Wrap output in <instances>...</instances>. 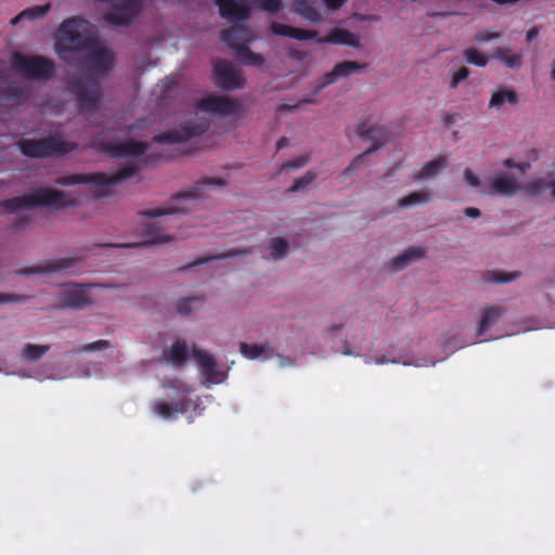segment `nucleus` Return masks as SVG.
Here are the masks:
<instances>
[{
  "label": "nucleus",
  "mask_w": 555,
  "mask_h": 555,
  "mask_svg": "<svg viewBox=\"0 0 555 555\" xmlns=\"http://www.w3.org/2000/svg\"><path fill=\"white\" fill-rule=\"evenodd\" d=\"M76 201L68 194L57 190L39 188L30 194L15 196L0 202V207L8 212L29 210L37 207H53L55 209L73 207Z\"/></svg>",
  "instance_id": "nucleus-1"
},
{
  "label": "nucleus",
  "mask_w": 555,
  "mask_h": 555,
  "mask_svg": "<svg viewBox=\"0 0 555 555\" xmlns=\"http://www.w3.org/2000/svg\"><path fill=\"white\" fill-rule=\"evenodd\" d=\"M87 22L78 16L64 20L57 30L54 50L59 55L82 52L95 46V39L86 34Z\"/></svg>",
  "instance_id": "nucleus-2"
},
{
  "label": "nucleus",
  "mask_w": 555,
  "mask_h": 555,
  "mask_svg": "<svg viewBox=\"0 0 555 555\" xmlns=\"http://www.w3.org/2000/svg\"><path fill=\"white\" fill-rule=\"evenodd\" d=\"M137 171L138 168L134 165H126L112 176L104 172L74 173L59 177L55 182L59 185L93 184L96 186V196H107L111 194V186L133 177Z\"/></svg>",
  "instance_id": "nucleus-3"
},
{
  "label": "nucleus",
  "mask_w": 555,
  "mask_h": 555,
  "mask_svg": "<svg viewBox=\"0 0 555 555\" xmlns=\"http://www.w3.org/2000/svg\"><path fill=\"white\" fill-rule=\"evenodd\" d=\"M21 153L30 158H49L53 156H62L73 152L76 144L61 140L56 135L38 140H21L17 142Z\"/></svg>",
  "instance_id": "nucleus-4"
},
{
  "label": "nucleus",
  "mask_w": 555,
  "mask_h": 555,
  "mask_svg": "<svg viewBox=\"0 0 555 555\" xmlns=\"http://www.w3.org/2000/svg\"><path fill=\"white\" fill-rule=\"evenodd\" d=\"M68 89L80 111L91 112L100 106L103 89L94 77H73L68 80Z\"/></svg>",
  "instance_id": "nucleus-5"
},
{
  "label": "nucleus",
  "mask_w": 555,
  "mask_h": 555,
  "mask_svg": "<svg viewBox=\"0 0 555 555\" xmlns=\"http://www.w3.org/2000/svg\"><path fill=\"white\" fill-rule=\"evenodd\" d=\"M356 133L359 138L364 140H371L372 144L369 149H366L361 155L357 156L349 166L344 170L345 176H350L352 172L360 167L362 164H364L365 158L367 155L374 153L378 149H380L383 145L386 144V142L389 139V132L388 130L379 125H369V122L365 119H362L358 122Z\"/></svg>",
  "instance_id": "nucleus-6"
},
{
  "label": "nucleus",
  "mask_w": 555,
  "mask_h": 555,
  "mask_svg": "<svg viewBox=\"0 0 555 555\" xmlns=\"http://www.w3.org/2000/svg\"><path fill=\"white\" fill-rule=\"evenodd\" d=\"M11 66L31 80H49L54 76V62L48 57L28 56L16 52L12 57Z\"/></svg>",
  "instance_id": "nucleus-7"
},
{
  "label": "nucleus",
  "mask_w": 555,
  "mask_h": 555,
  "mask_svg": "<svg viewBox=\"0 0 555 555\" xmlns=\"http://www.w3.org/2000/svg\"><path fill=\"white\" fill-rule=\"evenodd\" d=\"M141 11V0H118V3L104 14L103 20L114 26L130 27Z\"/></svg>",
  "instance_id": "nucleus-8"
},
{
  "label": "nucleus",
  "mask_w": 555,
  "mask_h": 555,
  "mask_svg": "<svg viewBox=\"0 0 555 555\" xmlns=\"http://www.w3.org/2000/svg\"><path fill=\"white\" fill-rule=\"evenodd\" d=\"M197 108L202 112L218 116H236L242 112L240 100L223 95H208L197 103Z\"/></svg>",
  "instance_id": "nucleus-9"
},
{
  "label": "nucleus",
  "mask_w": 555,
  "mask_h": 555,
  "mask_svg": "<svg viewBox=\"0 0 555 555\" xmlns=\"http://www.w3.org/2000/svg\"><path fill=\"white\" fill-rule=\"evenodd\" d=\"M85 57L86 67L98 76L109 73L115 66V54L112 50L101 47L96 41L95 46L88 50Z\"/></svg>",
  "instance_id": "nucleus-10"
},
{
  "label": "nucleus",
  "mask_w": 555,
  "mask_h": 555,
  "mask_svg": "<svg viewBox=\"0 0 555 555\" xmlns=\"http://www.w3.org/2000/svg\"><path fill=\"white\" fill-rule=\"evenodd\" d=\"M214 72L216 86L222 90L242 89L245 86L244 76L227 60H218L214 64Z\"/></svg>",
  "instance_id": "nucleus-11"
},
{
  "label": "nucleus",
  "mask_w": 555,
  "mask_h": 555,
  "mask_svg": "<svg viewBox=\"0 0 555 555\" xmlns=\"http://www.w3.org/2000/svg\"><path fill=\"white\" fill-rule=\"evenodd\" d=\"M208 128L207 122H185L179 128L171 129L167 132L159 133L153 138L157 143L175 144L185 142L193 137L203 134Z\"/></svg>",
  "instance_id": "nucleus-12"
},
{
  "label": "nucleus",
  "mask_w": 555,
  "mask_h": 555,
  "mask_svg": "<svg viewBox=\"0 0 555 555\" xmlns=\"http://www.w3.org/2000/svg\"><path fill=\"white\" fill-rule=\"evenodd\" d=\"M79 261H80V257H65V258L49 259V260L44 261L42 264L23 268L20 271H17V274L30 275V274H38V273L60 272V271L73 268Z\"/></svg>",
  "instance_id": "nucleus-13"
},
{
  "label": "nucleus",
  "mask_w": 555,
  "mask_h": 555,
  "mask_svg": "<svg viewBox=\"0 0 555 555\" xmlns=\"http://www.w3.org/2000/svg\"><path fill=\"white\" fill-rule=\"evenodd\" d=\"M365 67V64H360L356 61H344L337 63L331 72L320 78L317 85V91L323 90L327 86L334 83L338 78L348 77L356 72L364 69Z\"/></svg>",
  "instance_id": "nucleus-14"
},
{
  "label": "nucleus",
  "mask_w": 555,
  "mask_h": 555,
  "mask_svg": "<svg viewBox=\"0 0 555 555\" xmlns=\"http://www.w3.org/2000/svg\"><path fill=\"white\" fill-rule=\"evenodd\" d=\"M193 357L199 365L202 374L207 380L211 383H221L223 380L224 375L222 372L218 371L217 362L211 354L194 347Z\"/></svg>",
  "instance_id": "nucleus-15"
},
{
  "label": "nucleus",
  "mask_w": 555,
  "mask_h": 555,
  "mask_svg": "<svg viewBox=\"0 0 555 555\" xmlns=\"http://www.w3.org/2000/svg\"><path fill=\"white\" fill-rule=\"evenodd\" d=\"M149 149V144L144 142H138L134 140H127L120 143H108L105 146V150L112 157L122 158V157H138L143 154Z\"/></svg>",
  "instance_id": "nucleus-16"
},
{
  "label": "nucleus",
  "mask_w": 555,
  "mask_h": 555,
  "mask_svg": "<svg viewBox=\"0 0 555 555\" xmlns=\"http://www.w3.org/2000/svg\"><path fill=\"white\" fill-rule=\"evenodd\" d=\"M91 304L80 285H74L72 288L62 292L59 296L57 307L61 309H82Z\"/></svg>",
  "instance_id": "nucleus-17"
},
{
  "label": "nucleus",
  "mask_w": 555,
  "mask_h": 555,
  "mask_svg": "<svg viewBox=\"0 0 555 555\" xmlns=\"http://www.w3.org/2000/svg\"><path fill=\"white\" fill-rule=\"evenodd\" d=\"M221 40L235 51V55L240 52V47L247 46L251 41V33L240 25H234L230 29L221 33Z\"/></svg>",
  "instance_id": "nucleus-18"
},
{
  "label": "nucleus",
  "mask_w": 555,
  "mask_h": 555,
  "mask_svg": "<svg viewBox=\"0 0 555 555\" xmlns=\"http://www.w3.org/2000/svg\"><path fill=\"white\" fill-rule=\"evenodd\" d=\"M272 34L282 37H289L297 40H314L319 33L317 30L296 28L279 22H273L270 26Z\"/></svg>",
  "instance_id": "nucleus-19"
},
{
  "label": "nucleus",
  "mask_w": 555,
  "mask_h": 555,
  "mask_svg": "<svg viewBox=\"0 0 555 555\" xmlns=\"http://www.w3.org/2000/svg\"><path fill=\"white\" fill-rule=\"evenodd\" d=\"M317 40L320 43L344 44L353 48H358L360 46L359 37L343 28H334L326 37H317Z\"/></svg>",
  "instance_id": "nucleus-20"
},
{
  "label": "nucleus",
  "mask_w": 555,
  "mask_h": 555,
  "mask_svg": "<svg viewBox=\"0 0 555 555\" xmlns=\"http://www.w3.org/2000/svg\"><path fill=\"white\" fill-rule=\"evenodd\" d=\"M145 240L133 246H151L155 244H164L172 241V235L162 233V225L159 221L149 223L144 230Z\"/></svg>",
  "instance_id": "nucleus-21"
},
{
  "label": "nucleus",
  "mask_w": 555,
  "mask_h": 555,
  "mask_svg": "<svg viewBox=\"0 0 555 555\" xmlns=\"http://www.w3.org/2000/svg\"><path fill=\"white\" fill-rule=\"evenodd\" d=\"M504 309L498 306H486L482 309V313L478 325V336L481 337L485 332L492 325L496 324L502 318Z\"/></svg>",
  "instance_id": "nucleus-22"
},
{
  "label": "nucleus",
  "mask_w": 555,
  "mask_h": 555,
  "mask_svg": "<svg viewBox=\"0 0 555 555\" xmlns=\"http://www.w3.org/2000/svg\"><path fill=\"white\" fill-rule=\"evenodd\" d=\"M225 181L221 178H208L205 177L196 182V184L189 191L179 193L175 199L190 198L197 199L202 196V189L204 186H224Z\"/></svg>",
  "instance_id": "nucleus-23"
},
{
  "label": "nucleus",
  "mask_w": 555,
  "mask_h": 555,
  "mask_svg": "<svg viewBox=\"0 0 555 555\" xmlns=\"http://www.w3.org/2000/svg\"><path fill=\"white\" fill-rule=\"evenodd\" d=\"M491 188L495 193L505 196H512L520 190L517 181L505 173H501L495 177L492 181Z\"/></svg>",
  "instance_id": "nucleus-24"
},
{
  "label": "nucleus",
  "mask_w": 555,
  "mask_h": 555,
  "mask_svg": "<svg viewBox=\"0 0 555 555\" xmlns=\"http://www.w3.org/2000/svg\"><path fill=\"white\" fill-rule=\"evenodd\" d=\"M186 409V402L184 399L171 403L165 401H156L153 404V411L166 420L172 417L176 413H184Z\"/></svg>",
  "instance_id": "nucleus-25"
},
{
  "label": "nucleus",
  "mask_w": 555,
  "mask_h": 555,
  "mask_svg": "<svg viewBox=\"0 0 555 555\" xmlns=\"http://www.w3.org/2000/svg\"><path fill=\"white\" fill-rule=\"evenodd\" d=\"M424 255L425 249L423 247H410L390 261V268L395 271L402 270L412 260L422 258Z\"/></svg>",
  "instance_id": "nucleus-26"
},
{
  "label": "nucleus",
  "mask_w": 555,
  "mask_h": 555,
  "mask_svg": "<svg viewBox=\"0 0 555 555\" xmlns=\"http://www.w3.org/2000/svg\"><path fill=\"white\" fill-rule=\"evenodd\" d=\"M505 103L516 105L518 103V95L513 89L499 88L492 93L489 107L499 108Z\"/></svg>",
  "instance_id": "nucleus-27"
},
{
  "label": "nucleus",
  "mask_w": 555,
  "mask_h": 555,
  "mask_svg": "<svg viewBox=\"0 0 555 555\" xmlns=\"http://www.w3.org/2000/svg\"><path fill=\"white\" fill-rule=\"evenodd\" d=\"M493 56L508 68H520L522 66V54L511 49L496 48Z\"/></svg>",
  "instance_id": "nucleus-28"
},
{
  "label": "nucleus",
  "mask_w": 555,
  "mask_h": 555,
  "mask_svg": "<svg viewBox=\"0 0 555 555\" xmlns=\"http://www.w3.org/2000/svg\"><path fill=\"white\" fill-rule=\"evenodd\" d=\"M295 12L312 23H319L322 20L319 11L308 0H297L295 2Z\"/></svg>",
  "instance_id": "nucleus-29"
},
{
  "label": "nucleus",
  "mask_w": 555,
  "mask_h": 555,
  "mask_svg": "<svg viewBox=\"0 0 555 555\" xmlns=\"http://www.w3.org/2000/svg\"><path fill=\"white\" fill-rule=\"evenodd\" d=\"M446 158L438 157L431 162H428L423 166V168L415 173L414 179L417 181L426 180L435 177L439 170L444 166Z\"/></svg>",
  "instance_id": "nucleus-30"
},
{
  "label": "nucleus",
  "mask_w": 555,
  "mask_h": 555,
  "mask_svg": "<svg viewBox=\"0 0 555 555\" xmlns=\"http://www.w3.org/2000/svg\"><path fill=\"white\" fill-rule=\"evenodd\" d=\"M188 349L184 343L176 341L168 350L165 351V357L175 365H182L186 360Z\"/></svg>",
  "instance_id": "nucleus-31"
},
{
  "label": "nucleus",
  "mask_w": 555,
  "mask_h": 555,
  "mask_svg": "<svg viewBox=\"0 0 555 555\" xmlns=\"http://www.w3.org/2000/svg\"><path fill=\"white\" fill-rule=\"evenodd\" d=\"M236 57L244 65L260 66L264 63L263 56L253 52L247 46L240 47V52L236 54Z\"/></svg>",
  "instance_id": "nucleus-32"
},
{
  "label": "nucleus",
  "mask_w": 555,
  "mask_h": 555,
  "mask_svg": "<svg viewBox=\"0 0 555 555\" xmlns=\"http://www.w3.org/2000/svg\"><path fill=\"white\" fill-rule=\"evenodd\" d=\"M177 212H186V208L179 207L177 205L170 204L167 207H157L153 209H146L142 210L139 214L141 216L147 217V218H158L167 215H173Z\"/></svg>",
  "instance_id": "nucleus-33"
},
{
  "label": "nucleus",
  "mask_w": 555,
  "mask_h": 555,
  "mask_svg": "<svg viewBox=\"0 0 555 555\" xmlns=\"http://www.w3.org/2000/svg\"><path fill=\"white\" fill-rule=\"evenodd\" d=\"M520 276V272H505L501 270H491L486 272L485 281L488 283H507Z\"/></svg>",
  "instance_id": "nucleus-34"
},
{
  "label": "nucleus",
  "mask_w": 555,
  "mask_h": 555,
  "mask_svg": "<svg viewBox=\"0 0 555 555\" xmlns=\"http://www.w3.org/2000/svg\"><path fill=\"white\" fill-rule=\"evenodd\" d=\"M430 201V194L427 191H416L408 194L398 201L399 207H408L415 204H425Z\"/></svg>",
  "instance_id": "nucleus-35"
},
{
  "label": "nucleus",
  "mask_w": 555,
  "mask_h": 555,
  "mask_svg": "<svg viewBox=\"0 0 555 555\" xmlns=\"http://www.w3.org/2000/svg\"><path fill=\"white\" fill-rule=\"evenodd\" d=\"M50 349L48 345L27 344L23 348L22 354L26 360L37 361L41 359Z\"/></svg>",
  "instance_id": "nucleus-36"
},
{
  "label": "nucleus",
  "mask_w": 555,
  "mask_h": 555,
  "mask_svg": "<svg viewBox=\"0 0 555 555\" xmlns=\"http://www.w3.org/2000/svg\"><path fill=\"white\" fill-rule=\"evenodd\" d=\"M246 254H249V250L231 249V250H229V251H227L224 254H220V255H216V256H210V257H205V258H202L199 260H196V261L185 266L183 269H190V268H193L195 266H199V264L209 262L211 260H220V259H225V258H234V257H237V256H241V255H246Z\"/></svg>",
  "instance_id": "nucleus-37"
},
{
  "label": "nucleus",
  "mask_w": 555,
  "mask_h": 555,
  "mask_svg": "<svg viewBox=\"0 0 555 555\" xmlns=\"http://www.w3.org/2000/svg\"><path fill=\"white\" fill-rule=\"evenodd\" d=\"M240 351L245 358L255 360V359H258V358H261L262 356H264L267 349L262 345H258V344L249 345L247 343H241Z\"/></svg>",
  "instance_id": "nucleus-38"
},
{
  "label": "nucleus",
  "mask_w": 555,
  "mask_h": 555,
  "mask_svg": "<svg viewBox=\"0 0 555 555\" xmlns=\"http://www.w3.org/2000/svg\"><path fill=\"white\" fill-rule=\"evenodd\" d=\"M204 301L203 297H186L182 298L177 304V311L180 314H188L193 309H197Z\"/></svg>",
  "instance_id": "nucleus-39"
},
{
  "label": "nucleus",
  "mask_w": 555,
  "mask_h": 555,
  "mask_svg": "<svg viewBox=\"0 0 555 555\" xmlns=\"http://www.w3.org/2000/svg\"><path fill=\"white\" fill-rule=\"evenodd\" d=\"M51 9V4L35 5L22 11V16L28 21L41 20Z\"/></svg>",
  "instance_id": "nucleus-40"
},
{
  "label": "nucleus",
  "mask_w": 555,
  "mask_h": 555,
  "mask_svg": "<svg viewBox=\"0 0 555 555\" xmlns=\"http://www.w3.org/2000/svg\"><path fill=\"white\" fill-rule=\"evenodd\" d=\"M271 257L274 259L283 258L288 250V243L282 237H274L270 242Z\"/></svg>",
  "instance_id": "nucleus-41"
},
{
  "label": "nucleus",
  "mask_w": 555,
  "mask_h": 555,
  "mask_svg": "<svg viewBox=\"0 0 555 555\" xmlns=\"http://www.w3.org/2000/svg\"><path fill=\"white\" fill-rule=\"evenodd\" d=\"M463 54H464L466 62L469 64H473V65H476L479 67H485L488 63L487 56L482 52H480L479 50H477L475 48L466 49Z\"/></svg>",
  "instance_id": "nucleus-42"
},
{
  "label": "nucleus",
  "mask_w": 555,
  "mask_h": 555,
  "mask_svg": "<svg viewBox=\"0 0 555 555\" xmlns=\"http://www.w3.org/2000/svg\"><path fill=\"white\" fill-rule=\"evenodd\" d=\"M551 183L545 181L544 179H537L534 181L528 182L522 188L520 186V190L526 192L529 196H538L542 193V191L550 186Z\"/></svg>",
  "instance_id": "nucleus-43"
},
{
  "label": "nucleus",
  "mask_w": 555,
  "mask_h": 555,
  "mask_svg": "<svg viewBox=\"0 0 555 555\" xmlns=\"http://www.w3.org/2000/svg\"><path fill=\"white\" fill-rule=\"evenodd\" d=\"M317 178V175L308 171L301 178L296 179L293 185L288 189L289 192H298L307 185L311 184Z\"/></svg>",
  "instance_id": "nucleus-44"
},
{
  "label": "nucleus",
  "mask_w": 555,
  "mask_h": 555,
  "mask_svg": "<svg viewBox=\"0 0 555 555\" xmlns=\"http://www.w3.org/2000/svg\"><path fill=\"white\" fill-rule=\"evenodd\" d=\"M256 4H259L261 10L276 14L282 9V0H260Z\"/></svg>",
  "instance_id": "nucleus-45"
},
{
  "label": "nucleus",
  "mask_w": 555,
  "mask_h": 555,
  "mask_svg": "<svg viewBox=\"0 0 555 555\" xmlns=\"http://www.w3.org/2000/svg\"><path fill=\"white\" fill-rule=\"evenodd\" d=\"M109 347V341L105 339H100L91 344H87L81 346L77 351L78 352H93L98 350H104Z\"/></svg>",
  "instance_id": "nucleus-46"
},
{
  "label": "nucleus",
  "mask_w": 555,
  "mask_h": 555,
  "mask_svg": "<svg viewBox=\"0 0 555 555\" xmlns=\"http://www.w3.org/2000/svg\"><path fill=\"white\" fill-rule=\"evenodd\" d=\"M309 162L308 156L300 155L292 160L285 162L282 165V168L285 170H293V169H299L306 166Z\"/></svg>",
  "instance_id": "nucleus-47"
},
{
  "label": "nucleus",
  "mask_w": 555,
  "mask_h": 555,
  "mask_svg": "<svg viewBox=\"0 0 555 555\" xmlns=\"http://www.w3.org/2000/svg\"><path fill=\"white\" fill-rule=\"evenodd\" d=\"M470 72L467 67H461L456 73H454L450 87L452 89L456 88L459 83L463 80H465L469 76Z\"/></svg>",
  "instance_id": "nucleus-48"
},
{
  "label": "nucleus",
  "mask_w": 555,
  "mask_h": 555,
  "mask_svg": "<svg viewBox=\"0 0 555 555\" xmlns=\"http://www.w3.org/2000/svg\"><path fill=\"white\" fill-rule=\"evenodd\" d=\"M5 94L9 99L13 100H21L25 96L24 89L17 83H12L11 86H9Z\"/></svg>",
  "instance_id": "nucleus-49"
},
{
  "label": "nucleus",
  "mask_w": 555,
  "mask_h": 555,
  "mask_svg": "<svg viewBox=\"0 0 555 555\" xmlns=\"http://www.w3.org/2000/svg\"><path fill=\"white\" fill-rule=\"evenodd\" d=\"M501 35L499 33H490L487 30H481L476 35V41L479 43L488 42L494 39H499Z\"/></svg>",
  "instance_id": "nucleus-50"
},
{
  "label": "nucleus",
  "mask_w": 555,
  "mask_h": 555,
  "mask_svg": "<svg viewBox=\"0 0 555 555\" xmlns=\"http://www.w3.org/2000/svg\"><path fill=\"white\" fill-rule=\"evenodd\" d=\"M464 179L470 186L477 188L480 184L479 178L469 168L465 169Z\"/></svg>",
  "instance_id": "nucleus-51"
},
{
  "label": "nucleus",
  "mask_w": 555,
  "mask_h": 555,
  "mask_svg": "<svg viewBox=\"0 0 555 555\" xmlns=\"http://www.w3.org/2000/svg\"><path fill=\"white\" fill-rule=\"evenodd\" d=\"M460 119V115L456 113H447L442 115V122L446 127L454 125Z\"/></svg>",
  "instance_id": "nucleus-52"
},
{
  "label": "nucleus",
  "mask_w": 555,
  "mask_h": 555,
  "mask_svg": "<svg viewBox=\"0 0 555 555\" xmlns=\"http://www.w3.org/2000/svg\"><path fill=\"white\" fill-rule=\"evenodd\" d=\"M348 0H324L325 7L331 11L339 10Z\"/></svg>",
  "instance_id": "nucleus-53"
},
{
  "label": "nucleus",
  "mask_w": 555,
  "mask_h": 555,
  "mask_svg": "<svg viewBox=\"0 0 555 555\" xmlns=\"http://www.w3.org/2000/svg\"><path fill=\"white\" fill-rule=\"evenodd\" d=\"M24 297L16 295H9L0 293V305L11 302V301H22Z\"/></svg>",
  "instance_id": "nucleus-54"
},
{
  "label": "nucleus",
  "mask_w": 555,
  "mask_h": 555,
  "mask_svg": "<svg viewBox=\"0 0 555 555\" xmlns=\"http://www.w3.org/2000/svg\"><path fill=\"white\" fill-rule=\"evenodd\" d=\"M464 214L469 218H477L480 216V210L476 207H467L464 209Z\"/></svg>",
  "instance_id": "nucleus-55"
},
{
  "label": "nucleus",
  "mask_w": 555,
  "mask_h": 555,
  "mask_svg": "<svg viewBox=\"0 0 555 555\" xmlns=\"http://www.w3.org/2000/svg\"><path fill=\"white\" fill-rule=\"evenodd\" d=\"M539 34V28L538 27H532L531 29H529L526 34V40L527 42H531Z\"/></svg>",
  "instance_id": "nucleus-56"
},
{
  "label": "nucleus",
  "mask_w": 555,
  "mask_h": 555,
  "mask_svg": "<svg viewBox=\"0 0 555 555\" xmlns=\"http://www.w3.org/2000/svg\"><path fill=\"white\" fill-rule=\"evenodd\" d=\"M289 55L293 57V59H296V60H304L306 57V53L302 52V51H299V50H291L289 51Z\"/></svg>",
  "instance_id": "nucleus-57"
},
{
  "label": "nucleus",
  "mask_w": 555,
  "mask_h": 555,
  "mask_svg": "<svg viewBox=\"0 0 555 555\" xmlns=\"http://www.w3.org/2000/svg\"><path fill=\"white\" fill-rule=\"evenodd\" d=\"M288 145V139L283 137L276 142V150H281Z\"/></svg>",
  "instance_id": "nucleus-58"
},
{
  "label": "nucleus",
  "mask_w": 555,
  "mask_h": 555,
  "mask_svg": "<svg viewBox=\"0 0 555 555\" xmlns=\"http://www.w3.org/2000/svg\"><path fill=\"white\" fill-rule=\"evenodd\" d=\"M503 166L506 168H509V169H512V168L516 169L517 163H515L514 159H512V158H506L503 162Z\"/></svg>",
  "instance_id": "nucleus-59"
},
{
  "label": "nucleus",
  "mask_w": 555,
  "mask_h": 555,
  "mask_svg": "<svg viewBox=\"0 0 555 555\" xmlns=\"http://www.w3.org/2000/svg\"><path fill=\"white\" fill-rule=\"evenodd\" d=\"M454 13L452 12H434V13H429L428 16H431V17H436V16H440V17H447V16H450V15H453Z\"/></svg>",
  "instance_id": "nucleus-60"
},
{
  "label": "nucleus",
  "mask_w": 555,
  "mask_h": 555,
  "mask_svg": "<svg viewBox=\"0 0 555 555\" xmlns=\"http://www.w3.org/2000/svg\"><path fill=\"white\" fill-rule=\"evenodd\" d=\"M388 362H393V363H396V361H393V360H389V359H388L387 357H385V356H382V357H379V358H376V359H375V363H376V364H385V363H388Z\"/></svg>",
  "instance_id": "nucleus-61"
},
{
  "label": "nucleus",
  "mask_w": 555,
  "mask_h": 555,
  "mask_svg": "<svg viewBox=\"0 0 555 555\" xmlns=\"http://www.w3.org/2000/svg\"><path fill=\"white\" fill-rule=\"evenodd\" d=\"M530 168L529 163H521L517 164L516 169H518L521 172H526Z\"/></svg>",
  "instance_id": "nucleus-62"
},
{
  "label": "nucleus",
  "mask_w": 555,
  "mask_h": 555,
  "mask_svg": "<svg viewBox=\"0 0 555 555\" xmlns=\"http://www.w3.org/2000/svg\"><path fill=\"white\" fill-rule=\"evenodd\" d=\"M25 20L24 16H22V12L17 14L15 17L11 20V24L13 26L17 25L21 21Z\"/></svg>",
  "instance_id": "nucleus-63"
},
{
  "label": "nucleus",
  "mask_w": 555,
  "mask_h": 555,
  "mask_svg": "<svg viewBox=\"0 0 555 555\" xmlns=\"http://www.w3.org/2000/svg\"><path fill=\"white\" fill-rule=\"evenodd\" d=\"M551 79L555 81V61L552 64Z\"/></svg>",
  "instance_id": "nucleus-64"
}]
</instances>
